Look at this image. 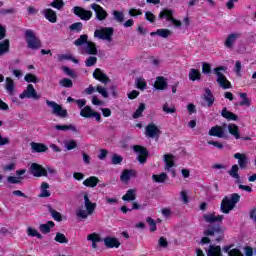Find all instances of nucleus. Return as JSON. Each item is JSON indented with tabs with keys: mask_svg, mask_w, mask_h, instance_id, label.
Listing matches in <instances>:
<instances>
[{
	"mask_svg": "<svg viewBox=\"0 0 256 256\" xmlns=\"http://www.w3.org/2000/svg\"><path fill=\"white\" fill-rule=\"evenodd\" d=\"M203 234L205 235V237H202L200 241L201 245H207L211 243L210 237L215 236L216 243H221V241H223L225 237L223 229L220 225L211 226L210 228L204 230Z\"/></svg>",
	"mask_w": 256,
	"mask_h": 256,
	"instance_id": "nucleus-1",
	"label": "nucleus"
},
{
	"mask_svg": "<svg viewBox=\"0 0 256 256\" xmlns=\"http://www.w3.org/2000/svg\"><path fill=\"white\" fill-rule=\"evenodd\" d=\"M239 201H241V196L238 193L231 194L230 199L229 196H225L222 199L220 205L222 213H224L225 215L231 213V211L235 209V206L237 205V203H239Z\"/></svg>",
	"mask_w": 256,
	"mask_h": 256,
	"instance_id": "nucleus-2",
	"label": "nucleus"
},
{
	"mask_svg": "<svg viewBox=\"0 0 256 256\" xmlns=\"http://www.w3.org/2000/svg\"><path fill=\"white\" fill-rule=\"evenodd\" d=\"M84 205L86 210L79 209L76 211L78 221L87 219V217H89V215H93V213H95V209H97V203L91 202L89 195L87 194L84 195Z\"/></svg>",
	"mask_w": 256,
	"mask_h": 256,
	"instance_id": "nucleus-3",
	"label": "nucleus"
},
{
	"mask_svg": "<svg viewBox=\"0 0 256 256\" xmlns=\"http://www.w3.org/2000/svg\"><path fill=\"white\" fill-rule=\"evenodd\" d=\"M221 71H224V73L227 72V66H218L213 69V73L217 77V79H216L217 83L224 90L231 89V87H232L231 82L227 79L225 74H223V72H221Z\"/></svg>",
	"mask_w": 256,
	"mask_h": 256,
	"instance_id": "nucleus-4",
	"label": "nucleus"
},
{
	"mask_svg": "<svg viewBox=\"0 0 256 256\" xmlns=\"http://www.w3.org/2000/svg\"><path fill=\"white\" fill-rule=\"evenodd\" d=\"M24 37L26 39L28 49L36 51L41 49V39L35 35V31L32 29L25 30Z\"/></svg>",
	"mask_w": 256,
	"mask_h": 256,
	"instance_id": "nucleus-5",
	"label": "nucleus"
},
{
	"mask_svg": "<svg viewBox=\"0 0 256 256\" xmlns=\"http://www.w3.org/2000/svg\"><path fill=\"white\" fill-rule=\"evenodd\" d=\"M46 105H48V107H51L52 114L56 115V117H59L60 119H67V117H69V112H67V109H63V106H61L57 102L46 100Z\"/></svg>",
	"mask_w": 256,
	"mask_h": 256,
	"instance_id": "nucleus-6",
	"label": "nucleus"
},
{
	"mask_svg": "<svg viewBox=\"0 0 256 256\" xmlns=\"http://www.w3.org/2000/svg\"><path fill=\"white\" fill-rule=\"evenodd\" d=\"M113 27H105L101 29H97L94 32V37L98 39H102V41H112L113 40Z\"/></svg>",
	"mask_w": 256,
	"mask_h": 256,
	"instance_id": "nucleus-7",
	"label": "nucleus"
},
{
	"mask_svg": "<svg viewBox=\"0 0 256 256\" xmlns=\"http://www.w3.org/2000/svg\"><path fill=\"white\" fill-rule=\"evenodd\" d=\"M134 153H137V160L143 165L147 163V158L149 157V150L142 145L133 146Z\"/></svg>",
	"mask_w": 256,
	"mask_h": 256,
	"instance_id": "nucleus-8",
	"label": "nucleus"
},
{
	"mask_svg": "<svg viewBox=\"0 0 256 256\" xmlns=\"http://www.w3.org/2000/svg\"><path fill=\"white\" fill-rule=\"evenodd\" d=\"M20 99H41V95L37 94V90L33 84H28L26 89L19 95Z\"/></svg>",
	"mask_w": 256,
	"mask_h": 256,
	"instance_id": "nucleus-9",
	"label": "nucleus"
},
{
	"mask_svg": "<svg viewBox=\"0 0 256 256\" xmlns=\"http://www.w3.org/2000/svg\"><path fill=\"white\" fill-rule=\"evenodd\" d=\"M73 13L76 17H79L82 21H89L93 17V12L91 10H86L81 6H75L73 8Z\"/></svg>",
	"mask_w": 256,
	"mask_h": 256,
	"instance_id": "nucleus-10",
	"label": "nucleus"
},
{
	"mask_svg": "<svg viewBox=\"0 0 256 256\" xmlns=\"http://www.w3.org/2000/svg\"><path fill=\"white\" fill-rule=\"evenodd\" d=\"M158 17L159 19H166L167 21H171V23H173V25H175L176 27H181L182 25L180 20H177L173 17V10L171 9L162 10L159 13Z\"/></svg>",
	"mask_w": 256,
	"mask_h": 256,
	"instance_id": "nucleus-11",
	"label": "nucleus"
},
{
	"mask_svg": "<svg viewBox=\"0 0 256 256\" xmlns=\"http://www.w3.org/2000/svg\"><path fill=\"white\" fill-rule=\"evenodd\" d=\"M30 173L34 177H47V169H45L43 166H41L38 163H32L30 166Z\"/></svg>",
	"mask_w": 256,
	"mask_h": 256,
	"instance_id": "nucleus-12",
	"label": "nucleus"
},
{
	"mask_svg": "<svg viewBox=\"0 0 256 256\" xmlns=\"http://www.w3.org/2000/svg\"><path fill=\"white\" fill-rule=\"evenodd\" d=\"M91 9L95 11L96 19H98V21H105V19L109 17V14L107 13V11H105V9H103V7H101V5L99 4H95V3L92 4Z\"/></svg>",
	"mask_w": 256,
	"mask_h": 256,
	"instance_id": "nucleus-13",
	"label": "nucleus"
},
{
	"mask_svg": "<svg viewBox=\"0 0 256 256\" xmlns=\"http://www.w3.org/2000/svg\"><path fill=\"white\" fill-rule=\"evenodd\" d=\"M104 245L107 249H119L121 247V242L115 237L106 236L103 238Z\"/></svg>",
	"mask_w": 256,
	"mask_h": 256,
	"instance_id": "nucleus-14",
	"label": "nucleus"
},
{
	"mask_svg": "<svg viewBox=\"0 0 256 256\" xmlns=\"http://www.w3.org/2000/svg\"><path fill=\"white\" fill-rule=\"evenodd\" d=\"M93 78L96 79V81H100V83H104V85H107V83L111 82V79H109V76L103 73V71L100 68H96L94 70Z\"/></svg>",
	"mask_w": 256,
	"mask_h": 256,
	"instance_id": "nucleus-15",
	"label": "nucleus"
},
{
	"mask_svg": "<svg viewBox=\"0 0 256 256\" xmlns=\"http://www.w3.org/2000/svg\"><path fill=\"white\" fill-rule=\"evenodd\" d=\"M25 173H27L26 169L16 170V175L18 177L8 176L6 181L7 183H10V185H19V183H21V179H23L21 175H25Z\"/></svg>",
	"mask_w": 256,
	"mask_h": 256,
	"instance_id": "nucleus-16",
	"label": "nucleus"
},
{
	"mask_svg": "<svg viewBox=\"0 0 256 256\" xmlns=\"http://www.w3.org/2000/svg\"><path fill=\"white\" fill-rule=\"evenodd\" d=\"M161 135V130L154 123H150L146 126V137H150L151 139L155 137H159Z\"/></svg>",
	"mask_w": 256,
	"mask_h": 256,
	"instance_id": "nucleus-17",
	"label": "nucleus"
},
{
	"mask_svg": "<svg viewBox=\"0 0 256 256\" xmlns=\"http://www.w3.org/2000/svg\"><path fill=\"white\" fill-rule=\"evenodd\" d=\"M208 135H210V137H218V139H223V137H225V128L220 125H215L209 130Z\"/></svg>",
	"mask_w": 256,
	"mask_h": 256,
	"instance_id": "nucleus-18",
	"label": "nucleus"
},
{
	"mask_svg": "<svg viewBox=\"0 0 256 256\" xmlns=\"http://www.w3.org/2000/svg\"><path fill=\"white\" fill-rule=\"evenodd\" d=\"M234 159H238V165L239 168L242 170L247 169L249 165V158H247V155L241 154V153H236L234 154Z\"/></svg>",
	"mask_w": 256,
	"mask_h": 256,
	"instance_id": "nucleus-19",
	"label": "nucleus"
},
{
	"mask_svg": "<svg viewBox=\"0 0 256 256\" xmlns=\"http://www.w3.org/2000/svg\"><path fill=\"white\" fill-rule=\"evenodd\" d=\"M239 37H241L240 33L228 34V36L224 42L225 47H227V49H233V46L235 45V41H237L239 39Z\"/></svg>",
	"mask_w": 256,
	"mask_h": 256,
	"instance_id": "nucleus-20",
	"label": "nucleus"
},
{
	"mask_svg": "<svg viewBox=\"0 0 256 256\" xmlns=\"http://www.w3.org/2000/svg\"><path fill=\"white\" fill-rule=\"evenodd\" d=\"M42 15H44L45 19H47L50 23H57V13L53 9H44L42 11Z\"/></svg>",
	"mask_w": 256,
	"mask_h": 256,
	"instance_id": "nucleus-21",
	"label": "nucleus"
},
{
	"mask_svg": "<svg viewBox=\"0 0 256 256\" xmlns=\"http://www.w3.org/2000/svg\"><path fill=\"white\" fill-rule=\"evenodd\" d=\"M154 87L157 91H165L167 89V80L163 76H158L154 82Z\"/></svg>",
	"mask_w": 256,
	"mask_h": 256,
	"instance_id": "nucleus-22",
	"label": "nucleus"
},
{
	"mask_svg": "<svg viewBox=\"0 0 256 256\" xmlns=\"http://www.w3.org/2000/svg\"><path fill=\"white\" fill-rule=\"evenodd\" d=\"M203 217L206 223H223V215L206 214Z\"/></svg>",
	"mask_w": 256,
	"mask_h": 256,
	"instance_id": "nucleus-23",
	"label": "nucleus"
},
{
	"mask_svg": "<svg viewBox=\"0 0 256 256\" xmlns=\"http://www.w3.org/2000/svg\"><path fill=\"white\" fill-rule=\"evenodd\" d=\"M53 227H55V222L49 220L47 223L39 225V231L42 232L43 235H47L51 233Z\"/></svg>",
	"mask_w": 256,
	"mask_h": 256,
	"instance_id": "nucleus-24",
	"label": "nucleus"
},
{
	"mask_svg": "<svg viewBox=\"0 0 256 256\" xmlns=\"http://www.w3.org/2000/svg\"><path fill=\"white\" fill-rule=\"evenodd\" d=\"M221 116L228 121H237L239 116L237 114L227 110V107H224L221 111Z\"/></svg>",
	"mask_w": 256,
	"mask_h": 256,
	"instance_id": "nucleus-25",
	"label": "nucleus"
},
{
	"mask_svg": "<svg viewBox=\"0 0 256 256\" xmlns=\"http://www.w3.org/2000/svg\"><path fill=\"white\" fill-rule=\"evenodd\" d=\"M204 91V101H206L208 107H213V104L215 103V96H213V92H211V89L209 88H205Z\"/></svg>",
	"mask_w": 256,
	"mask_h": 256,
	"instance_id": "nucleus-26",
	"label": "nucleus"
},
{
	"mask_svg": "<svg viewBox=\"0 0 256 256\" xmlns=\"http://www.w3.org/2000/svg\"><path fill=\"white\" fill-rule=\"evenodd\" d=\"M175 156L172 154L164 155V163L166 164V171H170L172 167H175Z\"/></svg>",
	"mask_w": 256,
	"mask_h": 256,
	"instance_id": "nucleus-27",
	"label": "nucleus"
},
{
	"mask_svg": "<svg viewBox=\"0 0 256 256\" xmlns=\"http://www.w3.org/2000/svg\"><path fill=\"white\" fill-rule=\"evenodd\" d=\"M83 185H84L85 187L94 188V187H96L97 185H99V178L96 177V176H90L89 178H86V179L83 181Z\"/></svg>",
	"mask_w": 256,
	"mask_h": 256,
	"instance_id": "nucleus-28",
	"label": "nucleus"
},
{
	"mask_svg": "<svg viewBox=\"0 0 256 256\" xmlns=\"http://www.w3.org/2000/svg\"><path fill=\"white\" fill-rule=\"evenodd\" d=\"M11 49V41L9 39H5L0 42V55H5L9 53Z\"/></svg>",
	"mask_w": 256,
	"mask_h": 256,
	"instance_id": "nucleus-29",
	"label": "nucleus"
},
{
	"mask_svg": "<svg viewBox=\"0 0 256 256\" xmlns=\"http://www.w3.org/2000/svg\"><path fill=\"white\" fill-rule=\"evenodd\" d=\"M208 256H223L221 252V246L210 245L207 252Z\"/></svg>",
	"mask_w": 256,
	"mask_h": 256,
	"instance_id": "nucleus-30",
	"label": "nucleus"
},
{
	"mask_svg": "<svg viewBox=\"0 0 256 256\" xmlns=\"http://www.w3.org/2000/svg\"><path fill=\"white\" fill-rule=\"evenodd\" d=\"M228 131L235 139H241V133H239V126L236 124H229Z\"/></svg>",
	"mask_w": 256,
	"mask_h": 256,
	"instance_id": "nucleus-31",
	"label": "nucleus"
},
{
	"mask_svg": "<svg viewBox=\"0 0 256 256\" xmlns=\"http://www.w3.org/2000/svg\"><path fill=\"white\" fill-rule=\"evenodd\" d=\"M137 199V193L135 189H129L126 194L122 196V201H135Z\"/></svg>",
	"mask_w": 256,
	"mask_h": 256,
	"instance_id": "nucleus-32",
	"label": "nucleus"
},
{
	"mask_svg": "<svg viewBox=\"0 0 256 256\" xmlns=\"http://www.w3.org/2000/svg\"><path fill=\"white\" fill-rule=\"evenodd\" d=\"M31 147L35 151V153H45V151L49 149L47 145L43 143H37V142H32Z\"/></svg>",
	"mask_w": 256,
	"mask_h": 256,
	"instance_id": "nucleus-33",
	"label": "nucleus"
},
{
	"mask_svg": "<svg viewBox=\"0 0 256 256\" xmlns=\"http://www.w3.org/2000/svg\"><path fill=\"white\" fill-rule=\"evenodd\" d=\"M5 89L10 95L15 93V81H13V78L6 77Z\"/></svg>",
	"mask_w": 256,
	"mask_h": 256,
	"instance_id": "nucleus-34",
	"label": "nucleus"
},
{
	"mask_svg": "<svg viewBox=\"0 0 256 256\" xmlns=\"http://www.w3.org/2000/svg\"><path fill=\"white\" fill-rule=\"evenodd\" d=\"M188 77L190 81H200L201 71H199V69L192 68L189 71Z\"/></svg>",
	"mask_w": 256,
	"mask_h": 256,
	"instance_id": "nucleus-35",
	"label": "nucleus"
},
{
	"mask_svg": "<svg viewBox=\"0 0 256 256\" xmlns=\"http://www.w3.org/2000/svg\"><path fill=\"white\" fill-rule=\"evenodd\" d=\"M86 45V53L88 55H97V44L95 42L88 41Z\"/></svg>",
	"mask_w": 256,
	"mask_h": 256,
	"instance_id": "nucleus-36",
	"label": "nucleus"
},
{
	"mask_svg": "<svg viewBox=\"0 0 256 256\" xmlns=\"http://www.w3.org/2000/svg\"><path fill=\"white\" fill-rule=\"evenodd\" d=\"M93 115V108L91 106H84L80 111V116L84 117V119H91Z\"/></svg>",
	"mask_w": 256,
	"mask_h": 256,
	"instance_id": "nucleus-37",
	"label": "nucleus"
},
{
	"mask_svg": "<svg viewBox=\"0 0 256 256\" xmlns=\"http://www.w3.org/2000/svg\"><path fill=\"white\" fill-rule=\"evenodd\" d=\"M48 211L52 219H54V221H58V222L63 221V216L59 212H57V210L53 209L51 205H48Z\"/></svg>",
	"mask_w": 256,
	"mask_h": 256,
	"instance_id": "nucleus-38",
	"label": "nucleus"
},
{
	"mask_svg": "<svg viewBox=\"0 0 256 256\" xmlns=\"http://www.w3.org/2000/svg\"><path fill=\"white\" fill-rule=\"evenodd\" d=\"M49 183L42 182L41 184V193L39 194V197L45 198V197H51V192H49Z\"/></svg>",
	"mask_w": 256,
	"mask_h": 256,
	"instance_id": "nucleus-39",
	"label": "nucleus"
},
{
	"mask_svg": "<svg viewBox=\"0 0 256 256\" xmlns=\"http://www.w3.org/2000/svg\"><path fill=\"white\" fill-rule=\"evenodd\" d=\"M89 42V36L87 34L80 35L78 39L74 41L76 47H82V45H87Z\"/></svg>",
	"mask_w": 256,
	"mask_h": 256,
	"instance_id": "nucleus-40",
	"label": "nucleus"
},
{
	"mask_svg": "<svg viewBox=\"0 0 256 256\" xmlns=\"http://www.w3.org/2000/svg\"><path fill=\"white\" fill-rule=\"evenodd\" d=\"M152 179L155 183H165L167 181V173L153 174Z\"/></svg>",
	"mask_w": 256,
	"mask_h": 256,
	"instance_id": "nucleus-41",
	"label": "nucleus"
},
{
	"mask_svg": "<svg viewBox=\"0 0 256 256\" xmlns=\"http://www.w3.org/2000/svg\"><path fill=\"white\" fill-rule=\"evenodd\" d=\"M131 175H133V170L125 169L120 176V181L127 183L131 179Z\"/></svg>",
	"mask_w": 256,
	"mask_h": 256,
	"instance_id": "nucleus-42",
	"label": "nucleus"
},
{
	"mask_svg": "<svg viewBox=\"0 0 256 256\" xmlns=\"http://www.w3.org/2000/svg\"><path fill=\"white\" fill-rule=\"evenodd\" d=\"M242 101H240V107H251V99L247 97V93H240L239 94Z\"/></svg>",
	"mask_w": 256,
	"mask_h": 256,
	"instance_id": "nucleus-43",
	"label": "nucleus"
},
{
	"mask_svg": "<svg viewBox=\"0 0 256 256\" xmlns=\"http://www.w3.org/2000/svg\"><path fill=\"white\" fill-rule=\"evenodd\" d=\"M228 174L230 177H233V179H240L239 166L237 164L232 165L231 169L228 171Z\"/></svg>",
	"mask_w": 256,
	"mask_h": 256,
	"instance_id": "nucleus-44",
	"label": "nucleus"
},
{
	"mask_svg": "<svg viewBox=\"0 0 256 256\" xmlns=\"http://www.w3.org/2000/svg\"><path fill=\"white\" fill-rule=\"evenodd\" d=\"M143 111H145V103H140L137 110L133 113V119H139V117H143Z\"/></svg>",
	"mask_w": 256,
	"mask_h": 256,
	"instance_id": "nucleus-45",
	"label": "nucleus"
},
{
	"mask_svg": "<svg viewBox=\"0 0 256 256\" xmlns=\"http://www.w3.org/2000/svg\"><path fill=\"white\" fill-rule=\"evenodd\" d=\"M54 241H56V243H61V244L69 243V239H67L65 234H63L61 232L56 233Z\"/></svg>",
	"mask_w": 256,
	"mask_h": 256,
	"instance_id": "nucleus-46",
	"label": "nucleus"
},
{
	"mask_svg": "<svg viewBox=\"0 0 256 256\" xmlns=\"http://www.w3.org/2000/svg\"><path fill=\"white\" fill-rule=\"evenodd\" d=\"M54 129H56V131H75V126H73V124H69V125H55Z\"/></svg>",
	"mask_w": 256,
	"mask_h": 256,
	"instance_id": "nucleus-47",
	"label": "nucleus"
},
{
	"mask_svg": "<svg viewBox=\"0 0 256 256\" xmlns=\"http://www.w3.org/2000/svg\"><path fill=\"white\" fill-rule=\"evenodd\" d=\"M60 87H65L66 89H71L73 87V80L69 78H63L59 81Z\"/></svg>",
	"mask_w": 256,
	"mask_h": 256,
	"instance_id": "nucleus-48",
	"label": "nucleus"
},
{
	"mask_svg": "<svg viewBox=\"0 0 256 256\" xmlns=\"http://www.w3.org/2000/svg\"><path fill=\"white\" fill-rule=\"evenodd\" d=\"M87 240L91 241L92 243H101V241H103V238H101V236H99V234L94 232L87 236Z\"/></svg>",
	"mask_w": 256,
	"mask_h": 256,
	"instance_id": "nucleus-49",
	"label": "nucleus"
},
{
	"mask_svg": "<svg viewBox=\"0 0 256 256\" xmlns=\"http://www.w3.org/2000/svg\"><path fill=\"white\" fill-rule=\"evenodd\" d=\"M27 233L29 237H37V239H43V235L31 227H28Z\"/></svg>",
	"mask_w": 256,
	"mask_h": 256,
	"instance_id": "nucleus-50",
	"label": "nucleus"
},
{
	"mask_svg": "<svg viewBox=\"0 0 256 256\" xmlns=\"http://www.w3.org/2000/svg\"><path fill=\"white\" fill-rule=\"evenodd\" d=\"M113 17L115 21H118V23H123V21H125V14L121 11L114 10Z\"/></svg>",
	"mask_w": 256,
	"mask_h": 256,
	"instance_id": "nucleus-51",
	"label": "nucleus"
},
{
	"mask_svg": "<svg viewBox=\"0 0 256 256\" xmlns=\"http://www.w3.org/2000/svg\"><path fill=\"white\" fill-rule=\"evenodd\" d=\"M70 31H76V33H81L83 31V23L75 22L69 27Z\"/></svg>",
	"mask_w": 256,
	"mask_h": 256,
	"instance_id": "nucleus-52",
	"label": "nucleus"
},
{
	"mask_svg": "<svg viewBox=\"0 0 256 256\" xmlns=\"http://www.w3.org/2000/svg\"><path fill=\"white\" fill-rule=\"evenodd\" d=\"M146 223H148L151 233H155V231H157V223L153 218L147 217Z\"/></svg>",
	"mask_w": 256,
	"mask_h": 256,
	"instance_id": "nucleus-53",
	"label": "nucleus"
},
{
	"mask_svg": "<svg viewBox=\"0 0 256 256\" xmlns=\"http://www.w3.org/2000/svg\"><path fill=\"white\" fill-rule=\"evenodd\" d=\"M123 163V156L119 154H113L112 159H111V164L112 165H121Z\"/></svg>",
	"mask_w": 256,
	"mask_h": 256,
	"instance_id": "nucleus-54",
	"label": "nucleus"
},
{
	"mask_svg": "<svg viewBox=\"0 0 256 256\" xmlns=\"http://www.w3.org/2000/svg\"><path fill=\"white\" fill-rule=\"evenodd\" d=\"M136 87L137 89H140V91H145V89H147V82L142 78H138L136 80Z\"/></svg>",
	"mask_w": 256,
	"mask_h": 256,
	"instance_id": "nucleus-55",
	"label": "nucleus"
},
{
	"mask_svg": "<svg viewBox=\"0 0 256 256\" xmlns=\"http://www.w3.org/2000/svg\"><path fill=\"white\" fill-rule=\"evenodd\" d=\"M51 7H53L54 9H58V11H61V9L65 7V2H63V0H54L51 3Z\"/></svg>",
	"mask_w": 256,
	"mask_h": 256,
	"instance_id": "nucleus-56",
	"label": "nucleus"
},
{
	"mask_svg": "<svg viewBox=\"0 0 256 256\" xmlns=\"http://www.w3.org/2000/svg\"><path fill=\"white\" fill-rule=\"evenodd\" d=\"M156 33H157V35H159V37H163V39H167V37H169V35H171V30L158 29Z\"/></svg>",
	"mask_w": 256,
	"mask_h": 256,
	"instance_id": "nucleus-57",
	"label": "nucleus"
},
{
	"mask_svg": "<svg viewBox=\"0 0 256 256\" xmlns=\"http://www.w3.org/2000/svg\"><path fill=\"white\" fill-rule=\"evenodd\" d=\"M65 146L67 151H73V149H77V142L75 140H68Z\"/></svg>",
	"mask_w": 256,
	"mask_h": 256,
	"instance_id": "nucleus-58",
	"label": "nucleus"
},
{
	"mask_svg": "<svg viewBox=\"0 0 256 256\" xmlns=\"http://www.w3.org/2000/svg\"><path fill=\"white\" fill-rule=\"evenodd\" d=\"M96 91L102 95V97H104V99H107L109 97V92H107V89H105L104 87L98 85L96 87Z\"/></svg>",
	"mask_w": 256,
	"mask_h": 256,
	"instance_id": "nucleus-59",
	"label": "nucleus"
},
{
	"mask_svg": "<svg viewBox=\"0 0 256 256\" xmlns=\"http://www.w3.org/2000/svg\"><path fill=\"white\" fill-rule=\"evenodd\" d=\"M96 64H97V57L95 56H90L85 61L86 67H93V65H96Z\"/></svg>",
	"mask_w": 256,
	"mask_h": 256,
	"instance_id": "nucleus-60",
	"label": "nucleus"
},
{
	"mask_svg": "<svg viewBox=\"0 0 256 256\" xmlns=\"http://www.w3.org/2000/svg\"><path fill=\"white\" fill-rule=\"evenodd\" d=\"M24 79L26 83H37V76H35V74H26Z\"/></svg>",
	"mask_w": 256,
	"mask_h": 256,
	"instance_id": "nucleus-61",
	"label": "nucleus"
},
{
	"mask_svg": "<svg viewBox=\"0 0 256 256\" xmlns=\"http://www.w3.org/2000/svg\"><path fill=\"white\" fill-rule=\"evenodd\" d=\"M202 73H204V75H209L211 73V64L204 62L202 64Z\"/></svg>",
	"mask_w": 256,
	"mask_h": 256,
	"instance_id": "nucleus-62",
	"label": "nucleus"
},
{
	"mask_svg": "<svg viewBox=\"0 0 256 256\" xmlns=\"http://www.w3.org/2000/svg\"><path fill=\"white\" fill-rule=\"evenodd\" d=\"M145 19L146 21H149V23H153L154 21H156L157 17L155 16V14L148 11L145 13Z\"/></svg>",
	"mask_w": 256,
	"mask_h": 256,
	"instance_id": "nucleus-63",
	"label": "nucleus"
},
{
	"mask_svg": "<svg viewBox=\"0 0 256 256\" xmlns=\"http://www.w3.org/2000/svg\"><path fill=\"white\" fill-rule=\"evenodd\" d=\"M228 256H243V253L241 252V250L234 248L228 252Z\"/></svg>",
	"mask_w": 256,
	"mask_h": 256,
	"instance_id": "nucleus-64",
	"label": "nucleus"
}]
</instances>
